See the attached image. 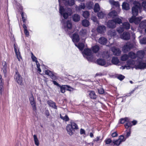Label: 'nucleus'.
<instances>
[{
	"label": "nucleus",
	"mask_w": 146,
	"mask_h": 146,
	"mask_svg": "<svg viewBox=\"0 0 146 146\" xmlns=\"http://www.w3.org/2000/svg\"><path fill=\"white\" fill-rule=\"evenodd\" d=\"M66 130L68 133L70 135H72L73 134V130L74 129L72 128L70 124H68L66 127Z\"/></svg>",
	"instance_id": "16"
},
{
	"label": "nucleus",
	"mask_w": 146,
	"mask_h": 146,
	"mask_svg": "<svg viewBox=\"0 0 146 146\" xmlns=\"http://www.w3.org/2000/svg\"><path fill=\"white\" fill-rule=\"evenodd\" d=\"M92 49L93 51L96 53L99 50L100 48L98 46L95 45L92 47Z\"/></svg>",
	"instance_id": "39"
},
{
	"label": "nucleus",
	"mask_w": 146,
	"mask_h": 146,
	"mask_svg": "<svg viewBox=\"0 0 146 146\" xmlns=\"http://www.w3.org/2000/svg\"><path fill=\"white\" fill-rule=\"evenodd\" d=\"M133 45L130 42L127 43L124 45L123 48V52L126 53L129 51L133 47Z\"/></svg>",
	"instance_id": "7"
},
{
	"label": "nucleus",
	"mask_w": 146,
	"mask_h": 146,
	"mask_svg": "<svg viewBox=\"0 0 146 146\" xmlns=\"http://www.w3.org/2000/svg\"><path fill=\"white\" fill-rule=\"evenodd\" d=\"M82 24L83 26L85 27H87L90 25L89 21L86 19H84L82 20Z\"/></svg>",
	"instance_id": "27"
},
{
	"label": "nucleus",
	"mask_w": 146,
	"mask_h": 146,
	"mask_svg": "<svg viewBox=\"0 0 146 146\" xmlns=\"http://www.w3.org/2000/svg\"><path fill=\"white\" fill-rule=\"evenodd\" d=\"M17 58L19 61H20V59H22V57L21 56L20 53L19 52L15 53Z\"/></svg>",
	"instance_id": "54"
},
{
	"label": "nucleus",
	"mask_w": 146,
	"mask_h": 146,
	"mask_svg": "<svg viewBox=\"0 0 146 146\" xmlns=\"http://www.w3.org/2000/svg\"><path fill=\"white\" fill-rule=\"evenodd\" d=\"M14 78L19 84L21 85H23L22 77L17 71L15 72Z\"/></svg>",
	"instance_id": "6"
},
{
	"label": "nucleus",
	"mask_w": 146,
	"mask_h": 146,
	"mask_svg": "<svg viewBox=\"0 0 146 146\" xmlns=\"http://www.w3.org/2000/svg\"><path fill=\"white\" fill-rule=\"evenodd\" d=\"M139 27L143 29L146 27V20L142 21L139 24Z\"/></svg>",
	"instance_id": "35"
},
{
	"label": "nucleus",
	"mask_w": 146,
	"mask_h": 146,
	"mask_svg": "<svg viewBox=\"0 0 146 146\" xmlns=\"http://www.w3.org/2000/svg\"><path fill=\"white\" fill-rule=\"evenodd\" d=\"M97 63L99 65L104 66L107 67L109 65V64L106 62L103 59L100 58L98 59L96 61Z\"/></svg>",
	"instance_id": "8"
},
{
	"label": "nucleus",
	"mask_w": 146,
	"mask_h": 146,
	"mask_svg": "<svg viewBox=\"0 0 146 146\" xmlns=\"http://www.w3.org/2000/svg\"><path fill=\"white\" fill-rule=\"evenodd\" d=\"M47 102L48 104L50 106L54 109L57 108L56 106L55 105V104L53 101L49 100Z\"/></svg>",
	"instance_id": "28"
},
{
	"label": "nucleus",
	"mask_w": 146,
	"mask_h": 146,
	"mask_svg": "<svg viewBox=\"0 0 146 146\" xmlns=\"http://www.w3.org/2000/svg\"><path fill=\"white\" fill-rule=\"evenodd\" d=\"M109 2L110 4L113 7H115L119 8V5L117 1H115L113 0H110Z\"/></svg>",
	"instance_id": "19"
},
{
	"label": "nucleus",
	"mask_w": 146,
	"mask_h": 146,
	"mask_svg": "<svg viewBox=\"0 0 146 146\" xmlns=\"http://www.w3.org/2000/svg\"><path fill=\"white\" fill-rule=\"evenodd\" d=\"M117 32L119 34L121 33L124 31L123 28L121 27L117 28Z\"/></svg>",
	"instance_id": "56"
},
{
	"label": "nucleus",
	"mask_w": 146,
	"mask_h": 146,
	"mask_svg": "<svg viewBox=\"0 0 146 146\" xmlns=\"http://www.w3.org/2000/svg\"><path fill=\"white\" fill-rule=\"evenodd\" d=\"M89 13L87 11H84L83 13V16L84 18H88L89 17Z\"/></svg>",
	"instance_id": "45"
},
{
	"label": "nucleus",
	"mask_w": 146,
	"mask_h": 146,
	"mask_svg": "<svg viewBox=\"0 0 146 146\" xmlns=\"http://www.w3.org/2000/svg\"><path fill=\"white\" fill-rule=\"evenodd\" d=\"M62 1L65 5H67L72 6L74 4V0H62ZM60 1H61V0H60Z\"/></svg>",
	"instance_id": "13"
},
{
	"label": "nucleus",
	"mask_w": 146,
	"mask_h": 146,
	"mask_svg": "<svg viewBox=\"0 0 146 146\" xmlns=\"http://www.w3.org/2000/svg\"><path fill=\"white\" fill-rule=\"evenodd\" d=\"M111 50L113 52L114 55L119 56L121 53V51L119 48H116L115 47H113L111 48Z\"/></svg>",
	"instance_id": "11"
},
{
	"label": "nucleus",
	"mask_w": 146,
	"mask_h": 146,
	"mask_svg": "<svg viewBox=\"0 0 146 146\" xmlns=\"http://www.w3.org/2000/svg\"><path fill=\"white\" fill-rule=\"evenodd\" d=\"M85 7L86 6L84 3H81V5L78 7L77 6L76 7V8L77 10H80L82 9H84Z\"/></svg>",
	"instance_id": "24"
},
{
	"label": "nucleus",
	"mask_w": 146,
	"mask_h": 146,
	"mask_svg": "<svg viewBox=\"0 0 146 146\" xmlns=\"http://www.w3.org/2000/svg\"><path fill=\"white\" fill-rule=\"evenodd\" d=\"M131 134V132L130 130H129V131H128L126 132V134L125 135V137H124V138H125L126 139L128 138L130 136Z\"/></svg>",
	"instance_id": "59"
},
{
	"label": "nucleus",
	"mask_w": 146,
	"mask_h": 146,
	"mask_svg": "<svg viewBox=\"0 0 146 146\" xmlns=\"http://www.w3.org/2000/svg\"><path fill=\"white\" fill-rule=\"evenodd\" d=\"M122 6L123 9L125 10H128L129 9V4L125 2L123 3Z\"/></svg>",
	"instance_id": "32"
},
{
	"label": "nucleus",
	"mask_w": 146,
	"mask_h": 146,
	"mask_svg": "<svg viewBox=\"0 0 146 146\" xmlns=\"http://www.w3.org/2000/svg\"><path fill=\"white\" fill-rule=\"evenodd\" d=\"M60 117L61 119L65 121H68L69 120V117L68 116L66 115H65L64 116H63L62 115L60 114Z\"/></svg>",
	"instance_id": "47"
},
{
	"label": "nucleus",
	"mask_w": 146,
	"mask_h": 146,
	"mask_svg": "<svg viewBox=\"0 0 146 146\" xmlns=\"http://www.w3.org/2000/svg\"><path fill=\"white\" fill-rule=\"evenodd\" d=\"M91 19L94 22H97V18L95 16H92L91 17Z\"/></svg>",
	"instance_id": "61"
},
{
	"label": "nucleus",
	"mask_w": 146,
	"mask_h": 146,
	"mask_svg": "<svg viewBox=\"0 0 146 146\" xmlns=\"http://www.w3.org/2000/svg\"><path fill=\"white\" fill-rule=\"evenodd\" d=\"M67 87H66V88L67 90H68V91H72L74 90V89L73 88H72V87H71L69 86H68V85H67Z\"/></svg>",
	"instance_id": "60"
},
{
	"label": "nucleus",
	"mask_w": 146,
	"mask_h": 146,
	"mask_svg": "<svg viewBox=\"0 0 146 146\" xmlns=\"http://www.w3.org/2000/svg\"><path fill=\"white\" fill-rule=\"evenodd\" d=\"M107 27L110 28H114L116 27L115 22L113 20L109 21L107 23Z\"/></svg>",
	"instance_id": "12"
},
{
	"label": "nucleus",
	"mask_w": 146,
	"mask_h": 146,
	"mask_svg": "<svg viewBox=\"0 0 146 146\" xmlns=\"http://www.w3.org/2000/svg\"><path fill=\"white\" fill-rule=\"evenodd\" d=\"M14 49L15 53L19 52L18 49H17V47L15 44H14Z\"/></svg>",
	"instance_id": "63"
},
{
	"label": "nucleus",
	"mask_w": 146,
	"mask_h": 146,
	"mask_svg": "<svg viewBox=\"0 0 146 146\" xmlns=\"http://www.w3.org/2000/svg\"><path fill=\"white\" fill-rule=\"evenodd\" d=\"M75 45L80 50H82L84 47V44L83 43H79L78 44L77 43H75Z\"/></svg>",
	"instance_id": "22"
},
{
	"label": "nucleus",
	"mask_w": 146,
	"mask_h": 146,
	"mask_svg": "<svg viewBox=\"0 0 146 146\" xmlns=\"http://www.w3.org/2000/svg\"><path fill=\"white\" fill-rule=\"evenodd\" d=\"M129 56L128 55L124 54L122 55L121 57V60L122 61H125L129 58Z\"/></svg>",
	"instance_id": "36"
},
{
	"label": "nucleus",
	"mask_w": 146,
	"mask_h": 146,
	"mask_svg": "<svg viewBox=\"0 0 146 146\" xmlns=\"http://www.w3.org/2000/svg\"><path fill=\"white\" fill-rule=\"evenodd\" d=\"M136 69H144L146 68V62L143 60L139 61L138 64L135 65Z\"/></svg>",
	"instance_id": "4"
},
{
	"label": "nucleus",
	"mask_w": 146,
	"mask_h": 146,
	"mask_svg": "<svg viewBox=\"0 0 146 146\" xmlns=\"http://www.w3.org/2000/svg\"><path fill=\"white\" fill-rule=\"evenodd\" d=\"M129 56L132 59H135L137 56V55L134 53L130 52L129 53Z\"/></svg>",
	"instance_id": "44"
},
{
	"label": "nucleus",
	"mask_w": 146,
	"mask_h": 146,
	"mask_svg": "<svg viewBox=\"0 0 146 146\" xmlns=\"http://www.w3.org/2000/svg\"><path fill=\"white\" fill-rule=\"evenodd\" d=\"M141 44H146V38L144 37L139 40Z\"/></svg>",
	"instance_id": "52"
},
{
	"label": "nucleus",
	"mask_w": 146,
	"mask_h": 146,
	"mask_svg": "<svg viewBox=\"0 0 146 146\" xmlns=\"http://www.w3.org/2000/svg\"><path fill=\"white\" fill-rule=\"evenodd\" d=\"M70 125L74 129H78L77 125L74 122L71 121L70 122Z\"/></svg>",
	"instance_id": "46"
},
{
	"label": "nucleus",
	"mask_w": 146,
	"mask_h": 146,
	"mask_svg": "<svg viewBox=\"0 0 146 146\" xmlns=\"http://www.w3.org/2000/svg\"><path fill=\"white\" fill-rule=\"evenodd\" d=\"M117 15V12L115 11H113L110 12L108 14V15L110 17L112 18H114Z\"/></svg>",
	"instance_id": "25"
},
{
	"label": "nucleus",
	"mask_w": 146,
	"mask_h": 146,
	"mask_svg": "<svg viewBox=\"0 0 146 146\" xmlns=\"http://www.w3.org/2000/svg\"><path fill=\"white\" fill-rule=\"evenodd\" d=\"M30 103L32 106L33 110L34 111L36 110V107L35 101L30 102Z\"/></svg>",
	"instance_id": "49"
},
{
	"label": "nucleus",
	"mask_w": 146,
	"mask_h": 146,
	"mask_svg": "<svg viewBox=\"0 0 146 146\" xmlns=\"http://www.w3.org/2000/svg\"><path fill=\"white\" fill-rule=\"evenodd\" d=\"M22 20L24 23H25L26 19V16L25 14L23 12L21 13Z\"/></svg>",
	"instance_id": "53"
},
{
	"label": "nucleus",
	"mask_w": 146,
	"mask_h": 146,
	"mask_svg": "<svg viewBox=\"0 0 146 146\" xmlns=\"http://www.w3.org/2000/svg\"><path fill=\"white\" fill-rule=\"evenodd\" d=\"M2 81L1 80H0V94L1 95L2 94L3 91V83H1Z\"/></svg>",
	"instance_id": "48"
},
{
	"label": "nucleus",
	"mask_w": 146,
	"mask_h": 146,
	"mask_svg": "<svg viewBox=\"0 0 146 146\" xmlns=\"http://www.w3.org/2000/svg\"><path fill=\"white\" fill-rule=\"evenodd\" d=\"M73 20L75 22H77L80 20V16L77 14H74L72 17Z\"/></svg>",
	"instance_id": "23"
},
{
	"label": "nucleus",
	"mask_w": 146,
	"mask_h": 146,
	"mask_svg": "<svg viewBox=\"0 0 146 146\" xmlns=\"http://www.w3.org/2000/svg\"><path fill=\"white\" fill-rule=\"evenodd\" d=\"M134 6L132 8V12L133 16L129 20L130 23H134L136 24L139 23L142 18L140 17H135L138 14L139 10H140L142 8L140 3L138 1H134L133 2Z\"/></svg>",
	"instance_id": "2"
},
{
	"label": "nucleus",
	"mask_w": 146,
	"mask_h": 146,
	"mask_svg": "<svg viewBox=\"0 0 146 146\" xmlns=\"http://www.w3.org/2000/svg\"><path fill=\"white\" fill-rule=\"evenodd\" d=\"M108 35L111 36L116 37V33L114 30H110L108 32Z\"/></svg>",
	"instance_id": "31"
},
{
	"label": "nucleus",
	"mask_w": 146,
	"mask_h": 146,
	"mask_svg": "<svg viewBox=\"0 0 146 146\" xmlns=\"http://www.w3.org/2000/svg\"><path fill=\"white\" fill-rule=\"evenodd\" d=\"M124 77H125L123 76L122 75H120L118 76V78L120 80H121L124 78Z\"/></svg>",
	"instance_id": "64"
},
{
	"label": "nucleus",
	"mask_w": 146,
	"mask_h": 146,
	"mask_svg": "<svg viewBox=\"0 0 146 146\" xmlns=\"http://www.w3.org/2000/svg\"><path fill=\"white\" fill-rule=\"evenodd\" d=\"M121 19H122L123 18L121 17L120 18L117 17L114 19L113 20L115 22L116 25L117 23L120 24L122 23V21Z\"/></svg>",
	"instance_id": "30"
},
{
	"label": "nucleus",
	"mask_w": 146,
	"mask_h": 146,
	"mask_svg": "<svg viewBox=\"0 0 146 146\" xmlns=\"http://www.w3.org/2000/svg\"><path fill=\"white\" fill-rule=\"evenodd\" d=\"M59 3V13L61 16H62L65 19H66L68 15L72 13V11L71 9L66 8L61 5L60 0H58ZM62 28L65 32L69 34H70L74 32L72 26V24L70 21H66L65 19H63L61 21Z\"/></svg>",
	"instance_id": "1"
},
{
	"label": "nucleus",
	"mask_w": 146,
	"mask_h": 146,
	"mask_svg": "<svg viewBox=\"0 0 146 146\" xmlns=\"http://www.w3.org/2000/svg\"><path fill=\"white\" fill-rule=\"evenodd\" d=\"M98 41L100 44H102L105 45L107 43V40L105 38L102 37L99 38Z\"/></svg>",
	"instance_id": "18"
},
{
	"label": "nucleus",
	"mask_w": 146,
	"mask_h": 146,
	"mask_svg": "<svg viewBox=\"0 0 146 146\" xmlns=\"http://www.w3.org/2000/svg\"><path fill=\"white\" fill-rule=\"evenodd\" d=\"M111 62L115 65H119V61L117 57H113L112 59Z\"/></svg>",
	"instance_id": "20"
},
{
	"label": "nucleus",
	"mask_w": 146,
	"mask_h": 146,
	"mask_svg": "<svg viewBox=\"0 0 146 146\" xmlns=\"http://www.w3.org/2000/svg\"><path fill=\"white\" fill-rule=\"evenodd\" d=\"M97 31L99 33L103 34L106 31V27L104 25L99 26L97 28Z\"/></svg>",
	"instance_id": "9"
},
{
	"label": "nucleus",
	"mask_w": 146,
	"mask_h": 146,
	"mask_svg": "<svg viewBox=\"0 0 146 146\" xmlns=\"http://www.w3.org/2000/svg\"><path fill=\"white\" fill-rule=\"evenodd\" d=\"M60 91L62 93H64L65 92V90H66V88L67 87V85H65L60 86Z\"/></svg>",
	"instance_id": "41"
},
{
	"label": "nucleus",
	"mask_w": 146,
	"mask_h": 146,
	"mask_svg": "<svg viewBox=\"0 0 146 146\" xmlns=\"http://www.w3.org/2000/svg\"><path fill=\"white\" fill-rule=\"evenodd\" d=\"M105 15V13L102 11L98 13V16L100 19L103 18Z\"/></svg>",
	"instance_id": "42"
},
{
	"label": "nucleus",
	"mask_w": 146,
	"mask_h": 146,
	"mask_svg": "<svg viewBox=\"0 0 146 146\" xmlns=\"http://www.w3.org/2000/svg\"><path fill=\"white\" fill-rule=\"evenodd\" d=\"M123 28L126 29H129L130 27V25L128 22H125L123 24Z\"/></svg>",
	"instance_id": "34"
},
{
	"label": "nucleus",
	"mask_w": 146,
	"mask_h": 146,
	"mask_svg": "<svg viewBox=\"0 0 146 146\" xmlns=\"http://www.w3.org/2000/svg\"><path fill=\"white\" fill-rule=\"evenodd\" d=\"M100 57L104 58H108L110 57V56L108 52H105L103 53Z\"/></svg>",
	"instance_id": "40"
},
{
	"label": "nucleus",
	"mask_w": 146,
	"mask_h": 146,
	"mask_svg": "<svg viewBox=\"0 0 146 146\" xmlns=\"http://www.w3.org/2000/svg\"><path fill=\"white\" fill-rule=\"evenodd\" d=\"M126 123L125 125V128L127 129L129 127H131L132 125L131 122L130 121V119L128 118V121H126Z\"/></svg>",
	"instance_id": "33"
},
{
	"label": "nucleus",
	"mask_w": 146,
	"mask_h": 146,
	"mask_svg": "<svg viewBox=\"0 0 146 146\" xmlns=\"http://www.w3.org/2000/svg\"><path fill=\"white\" fill-rule=\"evenodd\" d=\"M45 73L46 74L49 76L52 79H55L56 78V76L52 72L48 70L45 71Z\"/></svg>",
	"instance_id": "17"
},
{
	"label": "nucleus",
	"mask_w": 146,
	"mask_h": 146,
	"mask_svg": "<svg viewBox=\"0 0 146 146\" xmlns=\"http://www.w3.org/2000/svg\"><path fill=\"white\" fill-rule=\"evenodd\" d=\"M82 54L84 57L86 58L90 62H92L95 60V58L91 50L89 48L85 49Z\"/></svg>",
	"instance_id": "3"
},
{
	"label": "nucleus",
	"mask_w": 146,
	"mask_h": 146,
	"mask_svg": "<svg viewBox=\"0 0 146 146\" xmlns=\"http://www.w3.org/2000/svg\"><path fill=\"white\" fill-rule=\"evenodd\" d=\"M89 92V96L91 98L95 99L96 98V95L94 91H90Z\"/></svg>",
	"instance_id": "29"
},
{
	"label": "nucleus",
	"mask_w": 146,
	"mask_h": 146,
	"mask_svg": "<svg viewBox=\"0 0 146 146\" xmlns=\"http://www.w3.org/2000/svg\"><path fill=\"white\" fill-rule=\"evenodd\" d=\"M138 57L140 59L142 58L144 56V52L143 51L141 50L137 52Z\"/></svg>",
	"instance_id": "26"
},
{
	"label": "nucleus",
	"mask_w": 146,
	"mask_h": 146,
	"mask_svg": "<svg viewBox=\"0 0 146 146\" xmlns=\"http://www.w3.org/2000/svg\"><path fill=\"white\" fill-rule=\"evenodd\" d=\"M31 58L33 61L35 62H37V58L33 55L32 52H31Z\"/></svg>",
	"instance_id": "55"
},
{
	"label": "nucleus",
	"mask_w": 146,
	"mask_h": 146,
	"mask_svg": "<svg viewBox=\"0 0 146 146\" xmlns=\"http://www.w3.org/2000/svg\"><path fill=\"white\" fill-rule=\"evenodd\" d=\"M72 39L75 43H76L78 42L80 39L78 34L76 33L73 34L72 37Z\"/></svg>",
	"instance_id": "15"
},
{
	"label": "nucleus",
	"mask_w": 146,
	"mask_h": 146,
	"mask_svg": "<svg viewBox=\"0 0 146 146\" xmlns=\"http://www.w3.org/2000/svg\"><path fill=\"white\" fill-rule=\"evenodd\" d=\"M33 137L35 144L36 145L38 146L39 145V142L36 136L35 135H33Z\"/></svg>",
	"instance_id": "43"
},
{
	"label": "nucleus",
	"mask_w": 146,
	"mask_h": 146,
	"mask_svg": "<svg viewBox=\"0 0 146 146\" xmlns=\"http://www.w3.org/2000/svg\"><path fill=\"white\" fill-rule=\"evenodd\" d=\"M125 140L126 139L124 138V137L123 135H121L119 137L118 139L114 140L113 141V143L115 145L118 146Z\"/></svg>",
	"instance_id": "5"
},
{
	"label": "nucleus",
	"mask_w": 146,
	"mask_h": 146,
	"mask_svg": "<svg viewBox=\"0 0 146 146\" xmlns=\"http://www.w3.org/2000/svg\"><path fill=\"white\" fill-rule=\"evenodd\" d=\"M30 102H32L34 101V98L32 94H31V95L29 98Z\"/></svg>",
	"instance_id": "62"
},
{
	"label": "nucleus",
	"mask_w": 146,
	"mask_h": 146,
	"mask_svg": "<svg viewBox=\"0 0 146 146\" xmlns=\"http://www.w3.org/2000/svg\"><path fill=\"white\" fill-rule=\"evenodd\" d=\"M82 35L83 37L86 38V30H84L82 31Z\"/></svg>",
	"instance_id": "58"
},
{
	"label": "nucleus",
	"mask_w": 146,
	"mask_h": 146,
	"mask_svg": "<svg viewBox=\"0 0 146 146\" xmlns=\"http://www.w3.org/2000/svg\"><path fill=\"white\" fill-rule=\"evenodd\" d=\"M30 103L32 106L33 110L34 111L36 110V107L35 101L30 102Z\"/></svg>",
	"instance_id": "50"
},
{
	"label": "nucleus",
	"mask_w": 146,
	"mask_h": 146,
	"mask_svg": "<svg viewBox=\"0 0 146 146\" xmlns=\"http://www.w3.org/2000/svg\"><path fill=\"white\" fill-rule=\"evenodd\" d=\"M128 121V118L125 117L124 118H121L120 119V123H124L125 122Z\"/></svg>",
	"instance_id": "51"
},
{
	"label": "nucleus",
	"mask_w": 146,
	"mask_h": 146,
	"mask_svg": "<svg viewBox=\"0 0 146 146\" xmlns=\"http://www.w3.org/2000/svg\"><path fill=\"white\" fill-rule=\"evenodd\" d=\"M133 62L131 60H129L127 61V66H122L120 68V69H124L126 68L127 69H129L130 68L131 66L133 64Z\"/></svg>",
	"instance_id": "10"
},
{
	"label": "nucleus",
	"mask_w": 146,
	"mask_h": 146,
	"mask_svg": "<svg viewBox=\"0 0 146 146\" xmlns=\"http://www.w3.org/2000/svg\"><path fill=\"white\" fill-rule=\"evenodd\" d=\"M23 27L24 29V32L25 35L26 36L28 37L29 35V33L27 30V27L25 25V24H23Z\"/></svg>",
	"instance_id": "21"
},
{
	"label": "nucleus",
	"mask_w": 146,
	"mask_h": 146,
	"mask_svg": "<svg viewBox=\"0 0 146 146\" xmlns=\"http://www.w3.org/2000/svg\"><path fill=\"white\" fill-rule=\"evenodd\" d=\"M106 144H110L112 142L110 138L106 139L105 141Z\"/></svg>",
	"instance_id": "57"
},
{
	"label": "nucleus",
	"mask_w": 146,
	"mask_h": 146,
	"mask_svg": "<svg viewBox=\"0 0 146 146\" xmlns=\"http://www.w3.org/2000/svg\"><path fill=\"white\" fill-rule=\"evenodd\" d=\"M93 3L92 2L90 1L86 3V7L88 9H91L92 8Z\"/></svg>",
	"instance_id": "38"
},
{
	"label": "nucleus",
	"mask_w": 146,
	"mask_h": 146,
	"mask_svg": "<svg viewBox=\"0 0 146 146\" xmlns=\"http://www.w3.org/2000/svg\"><path fill=\"white\" fill-rule=\"evenodd\" d=\"M120 38L124 40H128L130 38V34L127 32H124L123 34L120 35Z\"/></svg>",
	"instance_id": "14"
},
{
	"label": "nucleus",
	"mask_w": 146,
	"mask_h": 146,
	"mask_svg": "<svg viewBox=\"0 0 146 146\" xmlns=\"http://www.w3.org/2000/svg\"><path fill=\"white\" fill-rule=\"evenodd\" d=\"M100 7L98 4V3H96L94 8V11L96 13L97 12L100 10Z\"/></svg>",
	"instance_id": "37"
}]
</instances>
